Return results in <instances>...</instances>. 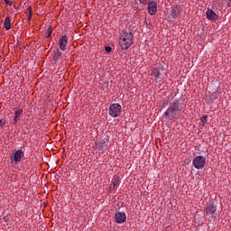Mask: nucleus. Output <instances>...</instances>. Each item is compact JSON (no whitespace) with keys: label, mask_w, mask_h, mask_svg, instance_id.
Masks as SVG:
<instances>
[{"label":"nucleus","mask_w":231,"mask_h":231,"mask_svg":"<svg viewBox=\"0 0 231 231\" xmlns=\"http://www.w3.org/2000/svg\"><path fill=\"white\" fill-rule=\"evenodd\" d=\"M119 46L122 50H129L133 46V32H124L119 38Z\"/></svg>","instance_id":"f257e3e1"},{"label":"nucleus","mask_w":231,"mask_h":231,"mask_svg":"<svg viewBox=\"0 0 231 231\" xmlns=\"http://www.w3.org/2000/svg\"><path fill=\"white\" fill-rule=\"evenodd\" d=\"M192 165L198 171L203 169L207 165V158L199 155L193 159Z\"/></svg>","instance_id":"f03ea898"},{"label":"nucleus","mask_w":231,"mask_h":231,"mask_svg":"<svg viewBox=\"0 0 231 231\" xmlns=\"http://www.w3.org/2000/svg\"><path fill=\"white\" fill-rule=\"evenodd\" d=\"M122 115V106L118 103H114L109 106V116L113 118L120 116Z\"/></svg>","instance_id":"7ed1b4c3"},{"label":"nucleus","mask_w":231,"mask_h":231,"mask_svg":"<svg viewBox=\"0 0 231 231\" xmlns=\"http://www.w3.org/2000/svg\"><path fill=\"white\" fill-rule=\"evenodd\" d=\"M126 219H127V216L124 212H116L115 214V220L118 224L125 223Z\"/></svg>","instance_id":"20e7f679"},{"label":"nucleus","mask_w":231,"mask_h":231,"mask_svg":"<svg viewBox=\"0 0 231 231\" xmlns=\"http://www.w3.org/2000/svg\"><path fill=\"white\" fill-rule=\"evenodd\" d=\"M148 12L150 15H155L158 12V4L156 2H151L148 4Z\"/></svg>","instance_id":"39448f33"},{"label":"nucleus","mask_w":231,"mask_h":231,"mask_svg":"<svg viewBox=\"0 0 231 231\" xmlns=\"http://www.w3.org/2000/svg\"><path fill=\"white\" fill-rule=\"evenodd\" d=\"M178 109H180V106H178L177 103L171 104V106L165 112V115L174 116L176 115V112L178 111Z\"/></svg>","instance_id":"423d86ee"},{"label":"nucleus","mask_w":231,"mask_h":231,"mask_svg":"<svg viewBox=\"0 0 231 231\" xmlns=\"http://www.w3.org/2000/svg\"><path fill=\"white\" fill-rule=\"evenodd\" d=\"M23 156H24V152H23L21 150L16 151L13 156V162H14L16 164L21 162Z\"/></svg>","instance_id":"0eeeda50"},{"label":"nucleus","mask_w":231,"mask_h":231,"mask_svg":"<svg viewBox=\"0 0 231 231\" xmlns=\"http://www.w3.org/2000/svg\"><path fill=\"white\" fill-rule=\"evenodd\" d=\"M60 49L61 50V51H65L66 47L68 46V36L63 35L60 39Z\"/></svg>","instance_id":"6e6552de"},{"label":"nucleus","mask_w":231,"mask_h":231,"mask_svg":"<svg viewBox=\"0 0 231 231\" xmlns=\"http://www.w3.org/2000/svg\"><path fill=\"white\" fill-rule=\"evenodd\" d=\"M206 16L209 21H216V19H217V14L212 9L207 10Z\"/></svg>","instance_id":"1a4fd4ad"},{"label":"nucleus","mask_w":231,"mask_h":231,"mask_svg":"<svg viewBox=\"0 0 231 231\" xmlns=\"http://www.w3.org/2000/svg\"><path fill=\"white\" fill-rule=\"evenodd\" d=\"M23 113V109H17V110L14 112V124H17V122L20 120V118H21Z\"/></svg>","instance_id":"9d476101"},{"label":"nucleus","mask_w":231,"mask_h":231,"mask_svg":"<svg viewBox=\"0 0 231 231\" xmlns=\"http://www.w3.org/2000/svg\"><path fill=\"white\" fill-rule=\"evenodd\" d=\"M171 17L173 19H178L180 17V7L178 6H173L171 9Z\"/></svg>","instance_id":"9b49d317"},{"label":"nucleus","mask_w":231,"mask_h":231,"mask_svg":"<svg viewBox=\"0 0 231 231\" xmlns=\"http://www.w3.org/2000/svg\"><path fill=\"white\" fill-rule=\"evenodd\" d=\"M62 59V52L59 50L54 51L53 53V60L57 62L58 60H60Z\"/></svg>","instance_id":"f8f14e48"},{"label":"nucleus","mask_w":231,"mask_h":231,"mask_svg":"<svg viewBox=\"0 0 231 231\" xmlns=\"http://www.w3.org/2000/svg\"><path fill=\"white\" fill-rule=\"evenodd\" d=\"M216 212V208L213 205H209L206 208V214L208 216H212Z\"/></svg>","instance_id":"ddd939ff"},{"label":"nucleus","mask_w":231,"mask_h":231,"mask_svg":"<svg viewBox=\"0 0 231 231\" xmlns=\"http://www.w3.org/2000/svg\"><path fill=\"white\" fill-rule=\"evenodd\" d=\"M4 26L5 30H10V28H12V23H10V17L7 16L5 19Z\"/></svg>","instance_id":"4468645a"},{"label":"nucleus","mask_w":231,"mask_h":231,"mask_svg":"<svg viewBox=\"0 0 231 231\" xmlns=\"http://www.w3.org/2000/svg\"><path fill=\"white\" fill-rule=\"evenodd\" d=\"M152 77H153L155 80H158V79H160V70H158V69H153L152 70Z\"/></svg>","instance_id":"2eb2a0df"},{"label":"nucleus","mask_w":231,"mask_h":231,"mask_svg":"<svg viewBox=\"0 0 231 231\" xmlns=\"http://www.w3.org/2000/svg\"><path fill=\"white\" fill-rule=\"evenodd\" d=\"M208 116L207 115H204L200 117V125L205 126V124H207Z\"/></svg>","instance_id":"dca6fc26"},{"label":"nucleus","mask_w":231,"mask_h":231,"mask_svg":"<svg viewBox=\"0 0 231 231\" xmlns=\"http://www.w3.org/2000/svg\"><path fill=\"white\" fill-rule=\"evenodd\" d=\"M119 181H120V178L118 176H114V178H113V186L117 187Z\"/></svg>","instance_id":"f3484780"},{"label":"nucleus","mask_w":231,"mask_h":231,"mask_svg":"<svg viewBox=\"0 0 231 231\" xmlns=\"http://www.w3.org/2000/svg\"><path fill=\"white\" fill-rule=\"evenodd\" d=\"M27 14H28V20L32 19V7L27 8Z\"/></svg>","instance_id":"a211bd4d"},{"label":"nucleus","mask_w":231,"mask_h":231,"mask_svg":"<svg viewBox=\"0 0 231 231\" xmlns=\"http://www.w3.org/2000/svg\"><path fill=\"white\" fill-rule=\"evenodd\" d=\"M49 37H51V27L47 29V39H49Z\"/></svg>","instance_id":"6ab92c4d"},{"label":"nucleus","mask_w":231,"mask_h":231,"mask_svg":"<svg viewBox=\"0 0 231 231\" xmlns=\"http://www.w3.org/2000/svg\"><path fill=\"white\" fill-rule=\"evenodd\" d=\"M105 50H106V53H111V47H109V46H106V48H105Z\"/></svg>","instance_id":"aec40b11"},{"label":"nucleus","mask_w":231,"mask_h":231,"mask_svg":"<svg viewBox=\"0 0 231 231\" xmlns=\"http://www.w3.org/2000/svg\"><path fill=\"white\" fill-rule=\"evenodd\" d=\"M5 120L1 119V120H0V127H1V128L5 127Z\"/></svg>","instance_id":"412c9836"},{"label":"nucleus","mask_w":231,"mask_h":231,"mask_svg":"<svg viewBox=\"0 0 231 231\" xmlns=\"http://www.w3.org/2000/svg\"><path fill=\"white\" fill-rule=\"evenodd\" d=\"M140 3H142L143 5H147V3H149L150 0H139Z\"/></svg>","instance_id":"4be33fe9"},{"label":"nucleus","mask_w":231,"mask_h":231,"mask_svg":"<svg viewBox=\"0 0 231 231\" xmlns=\"http://www.w3.org/2000/svg\"><path fill=\"white\" fill-rule=\"evenodd\" d=\"M5 3H6V5H9V6H12V2L10 0H5Z\"/></svg>","instance_id":"5701e85b"}]
</instances>
